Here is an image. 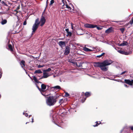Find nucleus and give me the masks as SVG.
<instances>
[{"instance_id": "393cba45", "label": "nucleus", "mask_w": 133, "mask_h": 133, "mask_svg": "<svg viewBox=\"0 0 133 133\" xmlns=\"http://www.w3.org/2000/svg\"><path fill=\"white\" fill-rule=\"evenodd\" d=\"M33 78L34 79V81H35V82H36L37 83L39 82L37 79V78L35 76H34L33 77Z\"/></svg>"}, {"instance_id": "3c124183", "label": "nucleus", "mask_w": 133, "mask_h": 133, "mask_svg": "<svg viewBox=\"0 0 133 133\" xmlns=\"http://www.w3.org/2000/svg\"><path fill=\"white\" fill-rule=\"evenodd\" d=\"M31 116V115H29V117H30V116Z\"/></svg>"}, {"instance_id": "37998d69", "label": "nucleus", "mask_w": 133, "mask_h": 133, "mask_svg": "<svg viewBox=\"0 0 133 133\" xmlns=\"http://www.w3.org/2000/svg\"><path fill=\"white\" fill-rule=\"evenodd\" d=\"M66 31L68 33V32H69L68 31H69V29H66Z\"/></svg>"}, {"instance_id": "f8f14e48", "label": "nucleus", "mask_w": 133, "mask_h": 133, "mask_svg": "<svg viewBox=\"0 0 133 133\" xmlns=\"http://www.w3.org/2000/svg\"><path fill=\"white\" fill-rule=\"evenodd\" d=\"M124 81L126 83L130 85H132L133 84V80L132 79L130 80L129 79H125L124 80Z\"/></svg>"}, {"instance_id": "f03ea898", "label": "nucleus", "mask_w": 133, "mask_h": 133, "mask_svg": "<svg viewBox=\"0 0 133 133\" xmlns=\"http://www.w3.org/2000/svg\"><path fill=\"white\" fill-rule=\"evenodd\" d=\"M39 19H36L35 22L34 24L33 25L32 29V32H34L37 29L39 24Z\"/></svg>"}, {"instance_id": "58836bf2", "label": "nucleus", "mask_w": 133, "mask_h": 133, "mask_svg": "<svg viewBox=\"0 0 133 133\" xmlns=\"http://www.w3.org/2000/svg\"><path fill=\"white\" fill-rule=\"evenodd\" d=\"M23 114L25 115L27 117L28 116V115L27 113L23 112Z\"/></svg>"}, {"instance_id": "f3484780", "label": "nucleus", "mask_w": 133, "mask_h": 133, "mask_svg": "<svg viewBox=\"0 0 133 133\" xmlns=\"http://www.w3.org/2000/svg\"><path fill=\"white\" fill-rule=\"evenodd\" d=\"M119 46H124L125 45H128V42H123L121 43H118L117 44Z\"/></svg>"}, {"instance_id": "ea45409f", "label": "nucleus", "mask_w": 133, "mask_h": 133, "mask_svg": "<svg viewBox=\"0 0 133 133\" xmlns=\"http://www.w3.org/2000/svg\"><path fill=\"white\" fill-rule=\"evenodd\" d=\"M68 35L69 36H71V33L70 32H68Z\"/></svg>"}, {"instance_id": "6e6552de", "label": "nucleus", "mask_w": 133, "mask_h": 133, "mask_svg": "<svg viewBox=\"0 0 133 133\" xmlns=\"http://www.w3.org/2000/svg\"><path fill=\"white\" fill-rule=\"evenodd\" d=\"M45 19L44 17L42 16L40 19V22H39V23H41L40 26H42L45 24Z\"/></svg>"}, {"instance_id": "4468645a", "label": "nucleus", "mask_w": 133, "mask_h": 133, "mask_svg": "<svg viewBox=\"0 0 133 133\" xmlns=\"http://www.w3.org/2000/svg\"><path fill=\"white\" fill-rule=\"evenodd\" d=\"M70 53V48L68 46H66L64 54L65 55H67Z\"/></svg>"}, {"instance_id": "f257e3e1", "label": "nucleus", "mask_w": 133, "mask_h": 133, "mask_svg": "<svg viewBox=\"0 0 133 133\" xmlns=\"http://www.w3.org/2000/svg\"><path fill=\"white\" fill-rule=\"evenodd\" d=\"M58 96H50L46 100L47 104L50 106L53 105L56 102V99L57 98Z\"/></svg>"}, {"instance_id": "c9c22d12", "label": "nucleus", "mask_w": 133, "mask_h": 133, "mask_svg": "<svg viewBox=\"0 0 133 133\" xmlns=\"http://www.w3.org/2000/svg\"><path fill=\"white\" fill-rule=\"evenodd\" d=\"M65 0H62V2L64 4L63 6H65Z\"/></svg>"}, {"instance_id": "4be33fe9", "label": "nucleus", "mask_w": 133, "mask_h": 133, "mask_svg": "<svg viewBox=\"0 0 133 133\" xmlns=\"http://www.w3.org/2000/svg\"><path fill=\"white\" fill-rule=\"evenodd\" d=\"M83 50L84 51H90L92 50L89 49L86 47H84L83 48Z\"/></svg>"}, {"instance_id": "dca6fc26", "label": "nucleus", "mask_w": 133, "mask_h": 133, "mask_svg": "<svg viewBox=\"0 0 133 133\" xmlns=\"http://www.w3.org/2000/svg\"><path fill=\"white\" fill-rule=\"evenodd\" d=\"M12 45H13V44L12 43V45L11 44H10L9 43H8V49L10 51H13V46Z\"/></svg>"}, {"instance_id": "423d86ee", "label": "nucleus", "mask_w": 133, "mask_h": 133, "mask_svg": "<svg viewBox=\"0 0 133 133\" xmlns=\"http://www.w3.org/2000/svg\"><path fill=\"white\" fill-rule=\"evenodd\" d=\"M84 26L87 28H95L96 26V25L87 23L84 24Z\"/></svg>"}, {"instance_id": "e433bc0d", "label": "nucleus", "mask_w": 133, "mask_h": 133, "mask_svg": "<svg viewBox=\"0 0 133 133\" xmlns=\"http://www.w3.org/2000/svg\"><path fill=\"white\" fill-rule=\"evenodd\" d=\"M127 72V71H124L123 72H122L121 73V75H122L123 74H124L125 73H126Z\"/></svg>"}, {"instance_id": "c03bdc74", "label": "nucleus", "mask_w": 133, "mask_h": 133, "mask_svg": "<svg viewBox=\"0 0 133 133\" xmlns=\"http://www.w3.org/2000/svg\"><path fill=\"white\" fill-rule=\"evenodd\" d=\"M33 120H34V118H33V117H32V121L31 122H32V123H33V122H34V121H33Z\"/></svg>"}, {"instance_id": "cd10ccee", "label": "nucleus", "mask_w": 133, "mask_h": 133, "mask_svg": "<svg viewBox=\"0 0 133 133\" xmlns=\"http://www.w3.org/2000/svg\"><path fill=\"white\" fill-rule=\"evenodd\" d=\"M64 102V101L63 100V99H61L60 100L59 103H60V104H61L63 103Z\"/></svg>"}, {"instance_id": "de8ad7c7", "label": "nucleus", "mask_w": 133, "mask_h": 133, "mask_svg": "<svg viewBox=\"0 0 133 133\" xmlns=\"http://www.w3.org/2000/svg\"><path fill=\"white\" fill-rule=\"evenodd\" d=\"M107 42V43L108 44H110V43L109 42Z\"/></svg>"}, {"instance_id": "20e7f679", "label": "nucleus", "mask_w": 133, "mask_h": 133, "mask_svg": "<svg viewBox=\"0 0 133 133\" xmlns=\"http://www.w3.org/2000/svg\"><path fill=\"white\" fill-rule=\"evenodd\" d=\"M51 75V73L49 72L46 71L44 70L43 71V75L39 79L43 78H46Z\"/></svg>"}, {"instance_id": "5fc2aeb1", "label": "nucleus", "mask_w": 133, "mask_h": 133, "mask_svg": "<svg viewBox=\"0 0 133 133\" xmlns=\"http://www.w3.org/2000/svg\"><path fill=\"white\" fill-rule=\"evenodd\" d=\"M48 3V0H47V2H46V3L47 4Z\"/></svg>"}, {"instance_id": "a18cd8bd", "label": "nucleus", "mask_w": 133, "mask_h": 133, "mask_svg": "<svg viewBox=\"0 0 133 133\" xmlns=\"http://www.w3.org/2000/svg\"><path fill=\"white\" fill-rule=\"evenodd\" d=\"M131 130L133 131V127H131Z\"/></svg>"}, {"instance_id": "79ce46f5", "label": "nucleus", "mask_w": 133, "mask_h": 133, "mask_svg": "<svg viewBox=\"0 0 133 133\" xmlns=\"http://www.w3.org/2000/svg\"><path fill=\"white\" fill-rule=\"evenodd\" d=\"M19 9V6H18L16 8V10H18Z\"/></svg>"}, {"instance_id": "b1692460", "label": "nucleus", "mask_w": 133, "mask_h": 133, "mask_svg": "<svg viewBox=\"0 0 133 133\" xmlns=\"http://www.w3.org/2000/svg\"><path fill=\"white\" fill-rule=\"evenodd\" d=\"M85 96L86 97H89L90 95V93L89 92H86L85 94Z\"/></svg>"}, {"instance_id": "4d7b16f0", "label": "nucleus", "mask_w": 133, "mask_h": 133, "mask_svg": "<svg viewBox=\"0 0 133 133\" xmlns=\"http://www.w3.org/2000/svg\"><path fill=\"white\" fill-rule=\"evenodd\" d=\"M1 0H0V1H1Z\"/></svg>"}, {"instance_id": "864d4df0", "label": "nucleus", "mask_w": 133, "mask_h": 133, "mask_svg": "<svg viewBox=\"0 0 133 133\" xmlns=\"http://www.w3.org/2000/svg\"><path fill=\"white\" fill-rule=\"evenodd\" d=\"M2 3H4L3 1H2Z\"/></svg>"}, {"instance_id": "aec40b11", "label": "nucleus", "mask_w": 133, "mask_h": 133, "mask_svg": "<svg viewBox=\"0 0 133 133\" xmlns=\"http://www.w3.org/2000/svg\"><path fill=\"white\" fill-rule=\"evenodd\" d=\"M25 61L23 60L21 61V62L20 63V64L21 66L23 68L24 67L25 65Z\"/></svg>"}, {"instance_id": "9d476101", "label": "nucleus", "mask_w": 133, "mask_h": 133, "mask_svg": "<svg viewBox=\"0 0 133 133\" xmlns=\"http://www.w3.org/2000/svg\"><path fill=\"white\" fill-rule=\"evenodd\" d=\"M40 91H44L46 89V86L44 84H43L41 85V89H40L38 87Z\"/></svg>"}, {"instance_id": "7c9ffc66", "label": "nucleus", "mask_w": 133, "mask_h": 133, "mask_svg": "<svg viewBox=\"0 0 133 133\" xmlns=\"http://www.w3.org/2000/svg\"><path fill=\"white\" fill-rule=\"evenodd\" d=\"M120 31H121V32L122 33H123L125 29L124 28H122L120 29Z\"/></svg>"}, {"instance_id": "a211bd4d", "label": "nucleus", "mask_w": 133, "mask_h": 133, "mask_svg": "<svg viewBox=\"0 0 133 133\" xmlns=\"http://www.w3.org/2000/svg\"><path fill=\"white\" fill-rule=\"evenodd\" d=\"M65 42H59V45L62 48H63L65 46Z\"/></svg>"}, {"instance_id": "6e6d98bb", "label": "nucleus", "mask_w": 133, "mask_h": 133, "mask_svg": "<svg viewBox=\"0 0 133 133\" xmlns=\"http://www.w3.org/2000/svg\"><path fill=\"white\" fill-rule=\"evenodd\" d=\"M84 99H85H85H86V98H85Z\"/></svg>"}, {"instance_id": "1a4fd4ad", "label": "nucleus", "mask_w": 133, "mask_h": 133, "mask_svg": "<svg viewBox=\"0 0 133 133\" xmlns=\"http://www.w3.org/2000/svg\"><path fill=\"white\" fill-rule=\"evenodd\" d=\"M103 62L107 66L110 65L114 62V61L111 60H107Z\"/></svg>"}, {"instance_id": "5701e85b", "label": "nucleus", "mask_w": 133, "mask_h": 133, "mask_svg": "<svg viewBox=\"0 0 133 133\" xmlns=\"http://www.w3.org/2000/svg\"><path fill=\"white\" fill-rule=\"evenodd\" d=\"M42 73V72L41 71L40 69H39L37 70H36L34 72L35 74H41Z\"/></svg>"}, {"instance_id": "ddd939ff", "label": "nucleus", "mask_w": 133, "mask_h": 133, "mask_svg": "<svg viewBox=\"0 0 133 133\" xmlns=\"http://www.w3.org/2000/svg\"><path fill=\"white\" fill-rule=\"evenodd\" d=\"M113 31V28L112 27L109 28L105 31V33L106 34H109Z\"/></svg>"}, {"instance_id": "f704fd0d", "label": "nucleus", "mask_w": 133, "mask_h": 133, "mask_svg": "<svg viewBox=\"0 0 133 133\" xmlns=\"http://www.w3.org/2000/svg\"><path fill=\"white\" fill-rule=\"evenodd\" d=\"M95 28H96L98 30H100L102 29V28H101V27H97V25H96V26Z\"/></svg>"}, {"instance_id": "9b49d317", "label": "nucleus", "mask_w": 133, "mask_h": 133, "mask_svg": "<svg viewBox=\"0 0 133 133\" xmlns=\"http://www.w3.org/2000/svg\"><path fill=\"white\" fill-rule=\"evenodd\" d=\"M65 6H66V8L68 9V10L70 12H71L72 10H73V8L72 5L70 4V6H69L67 4H65Z\"/></svg>"}, {"instance_id": "c85d7f7f", "label": "nucleus", "mask_w": 133, "mask_h": 133, "mask_svg": "<svg viewBox=\"0 0 133 133\" xmlns=\"http://www.w3.org/2000/svg\"><path fill=\"white\" fill-rule=\"evenodd\" d=\"M54 3V0H51L50 2V5L51 6L52 4Z\"/></svg>"}, {"instance_id": "09e8293b", "label": "nucleus", "mask_w": 133, "mask_h": 133, "mask_svg": "<svg viewBox=\"0 0 133 133\" xmlns=\"http://www.w3.org/2000/svg\"><path fill=\"white\" fill-rule=\"evenodd\" d=\"M17 10H16H16H15L14 11H15L16 12H17V13H18V11H17Z\"/></svg>"}, {"instance_id": "6ab92c4d", "label": "nucleus", "mask_w": 133, "mask_h": 133, "mask_svg": "<svg viewBox=\"0 0 133 133\" xmlns=\"http://www.w3.org/2000/svg\"><path fill=\"white\" fill-rule=\"evenodd\" d=\"M101 63L100 62L95 63H94V65L95 67H99L100 68Z\"/></svg>"}, {"instance_id": "72a5a7b5", "label": "nucleus", "mask_w": 133, "mask_h": 133, "mask_svg": "<svg viewBox=\"0 0 133 133\" xmlns=\"http://www.w3.org/2000/svg\"><path fill=\"white\" fill-rule=\"evenodd\" d=\"M44 70L48 72H49L51 70V69L50 68H48V69L45 70Z\"/></svg>"}, {"instance_id": "a19ab883", "label": "nucleus", "mask_w": 133, "mask_h": 133, "mask_svg": "<svg viewBox=\"0 0 133 133\" xmlns=\"http://www.w3.org/2000/svg\"><path fill=\"white\" fill-rule=\"evenodd\" d=\"M26 24V21H24V22L23 23V25H25Z\"/></svg>"}, {"instance_id": "412c9836", "label": "nucleus", "mask_w": 133, "mask_h": 133, "mask_svg": "<svg viewBox=\"0 0 133 133\" xmlns=\"http://www.w3.org/2000/svg\"><path fill=\"white\" fill-rule=\"evenodd\" d=\"M7 21L6 19H2V20L1 22V24L2 25H4L6 24L7 23Z\"/></svg>"}, {"instance_id": "603ef678", "label": "nucleus", "mask_w": 133, "mask_h": 133, "mask_svg": "<svg viewBox=\"0 0 133 133\" xmlns=\"http://www.w3.org/2000/svg\"><path fill=\"white\" fill-rule=\"evenodd\" d=\"M29 123V122H27L26 123V124H27V123Z\"/></svg>"}, {"instance_id": "c756f323", "label": "nucleus", "mask_w": 133, "mask_h": 133, "mask_svg": "<svg viewBox=\"0 0 133 133\" xmlns=\"http://www.w3.org/2000/svg\"><path fill=\"white\" fill-rule=\"evenodd\" d=\"M98 122H96V124L95 125H94V127H97V126L99 124H100V123H101V122H99V123H98Z\"/></svg>"}, {"instance_id": "39448f33", "label": "nucleus", "mask_w": 133, "mask_h": 133, "mask_svg": "<svg viewBox=\"0 0 133 133\" xmlns=\"http://www.w3.org/2000/svg\"><path fill=\"white\" fill-rule=\"evenodd\" d=\"M107 65L103 62L101 63L100 68L102 70L105 71L107 70L108 68L106 67Z\"/></svg>"}, {"instance_id": "49530a36", "label": "nucleus", "mask_w": 133, "mask_h": 133, "mask_svg": "<svg viewBox=\"0 0 133 133\" xmlns=\"http://www.w3.org/2000/svg\"><path fill=\"white\" fill-rule=\"evenodd\" d=\"M124 85L126 87H128V86L127 85H126V84H124Z\"/></svg>"}, {"instance_id": "7ed1b4c3", "label": "nucleus", "mask_w": 133, "mask_h": 133, "mask_svg": "<svg viewBox=\"0 0 133 133\" xmlns=\"http://www.w3.org/2000/svg\"><path fill=\"white\" fill-rule=\"evenodd\" d=\"M112 46L115 48V49L116 50H117L118 52L121 54H124L125 55H128L130 54L131 52V51L126 52L122 50H117V48L116 47L115 48V47L113 45H112Z\"/></svg>"}, {"instance_id": "0eeeda50", "label": "nucleus", "mask_w": 133, "mask_h": 133, "mask_svg": "<svg viewBox=\"0 0 133 133\" xmlns=\"http://www.w3.org/2000/svg\"><path fill=\"white\" fill-rule=\"evenodd\" d=\"M61 89V88L60 87L59 85L50 87V90L52 91H58Z\"/></svg>"}, {"instance_id": "473e14b6", "label": "nucleus", "mask_w": 133, "mask_h": 133, "mask_svg": "<svg viewBox=\"0 0 133 133\" xmlns=\"http://www.w3.org/2000/svg\"><path fill=\"white\" fill-rule=\"evenodd\" d=\"M65 96L66 97L69 96V94L67 92H65Z\"/></svg>"}, {"instance_id": "8fccbe9b", "label": "nucleus", "mask_w": 133, "mask_h": 133, "mask_svg": "<svg viewBox=\"0 0 133 133\" xmlns=\"http://www.w3.org/2000/svg\"><path fill=\"white\" fill-rule=\"evenodd\" d=\"M2 76V74H0V78Z\"/></svg>"}, {"instance_id": "bb28decb", "label": "nucleus", "mask_w": 133, "mask_h": 133, "mask_svg": "<svg viewBox=\"0 0 133 133\" xmlns=\"http://www.w3.org/2000/svg\"><path fill=\"white\" fill-rule=\"evenodd\" d=\"M104 54H105V53H103L101 55H100L97 56H96V57H98V58L101 57L102 56H103Z\"/></svg>"}, {"instance_id": "4c0bfd02", "label": "nucleus", "mask_w": 133, "mask_h": 133, "mask_svg": "<svg viewBox=\"0 0 133 133\" xmlns=\"http://www.w3.org/2000/svg\"><path fill=\"white\" fill-rule=\"evenodd\" d=\"M43 66H44V65H39L38 66V67L39 68H41L42 67H43Z\"/></svg>"}, {"instance_id": "2eb2a0df", "label": "nucleus", "mask_w": 133, "mask_h": 133, "mask_svg": "<svg viewBox=\"0 0 133 133\" xmlns=\"http://www.w3.org/2000/svg\"><path fill=\"white\" fill-rule=\"evenodd\" d=\"M41 94L46 98V97L48 96L49 94H48L47 92L45 90L44 91H40Z\"/></svg>"}, {"instance_id": "a878e982", "label": "nucleus", "mask_w": 133, "mask_h": 133, "mask_svg": "<svg viewBox=\"0 0 133 133\" xmlns=\"http://www.w3.org/2000/svg\"><path fill=\"white\" fill-rule=\"evenodd\" d=\"M76 26V25L73 24L72 23H71V27L72 29L73 30H74L75 29V28Z\"/></svg>"}, {"instance_id": "2f4dec72", "label": "nucleus", "mask_w": 133, "mask_h": 133, "mask_svg": "<svg viewBox=\"0 0 133 133\" xmlns=\"http://www.w3.org/2000/svg\"><path fill=\"white\" fill-rule=\"evenodd\" d=\"M130 24H133V17L131 19V20L129 22Z\"/></svg>"}]
</instances>
